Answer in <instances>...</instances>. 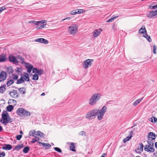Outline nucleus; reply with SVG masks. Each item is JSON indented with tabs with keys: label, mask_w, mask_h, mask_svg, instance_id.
Instances as JSON below:
<instances>
[{
	"label": "nucleus",
	"mask_w": 157,
	"mask_h": 157,
	"mask_svg": "<svg viewBox=\"0 0 157 157\" xmlns=\"http://www.w3.org/2000/svg\"><path fill=\"white\" fill-rule=\"evenodd\" d=\"M6 90L5 87L1 86L0 87V93H3Z\"/></svg>",
	"instance_id": "42"
},
{
	"label": "nucleus",
	"mask_w": 157,
	"mask_h": 157,
	"mask_svg": "<svg viewBox=\"0 0 157 157\" xmlns=\"http://www.w3.org/2000/svg\"><path fill=\"white\" fill-rule=\"evenodd\" d=\"M118 17V16H116V17H113L112 18H111L108 20L107 21V22H111L113 21L115 18H117Z\"/></svg>",
	"instance_id": "47"
},
{
	"label": "nucleus",
	"mask_w": 157,
	"mask_h": 157,
	"mask_svg": "<svg viewBox=\"0 0 157 157\" xmlns=\"http://www.w3.org/2000/svg\"><path fill=\"white\" fill-rule=\"evenodd\" d=\"M38 143L40 145H41L42 146L44 145V143H41L40 142H38Z\"/></svg>",
	"instance_id": "58"
},
{
	"label": "nucleus",
	"mask_w": 157,
	"mask_h": 157,
	"mask_svg": "<svg viewBox=\"0 0 157 157\" xmlns=\"http://www.w3.org/2000/svg\"><path fill=\"white\" fill-rule=\"evenodd\" d=\"M155 147L157 149V142H156L155 143Z\"/></svg>",
	"instance_id": "63"
},
{
	"label": "nucleus",
	"mask_w": 157,
	"mask_h": 157,
	"mask_svg": "<svg viewBox=\"0 0 157 157\" xmlns=\"http://www.w3.org/2000/svg\"><path fill=\"white\" fill-rule=\"evenodd\" d=\"M106 155L105 153H103L102 154L101 157H105V155Z\"/></svg>",
	"instance_id": "62"
},
{
	"label": "nucleus",
	"mask_w": 157,
	"mask_h": 157,
	"mask_svg": "<svg viewBox=\"0 0 157 157\" xmlns=\"http://www.w3.org/2000/svg\"><path fill=\"white\" fill-rule=\"evenodd\" d=\"M70 150H71L73 151H75V146L74 144L73 143H71L70 146Z\"/></svg>",
	"instance_id": "33"
},
{
	"label": "nucleus",
	"mask_w": 157,
	"mask_h": 157,
	"mask_svg": "<svg viewBox=\"0 0 157 157\" xmlns=\"http://www.w3.org/2000/svg\"><path fill=\"white\" fill-rule=\"evenodd\" d=\"M54 149L57 151H58L59 152L61 153L62 152V151L61 149L58 147H55L54 148Z\"/></svg>",
	"instance_id": "46"
},
{
	"label": "nucleus",
	"mask_w": 157,
	"mask_h": 157,
	"mask_svg": "<svg viewBox=\"0 0 157 157\" xmlns=\"http://www.w3.org/2000/svg\"><path fill=\"white\" fill-rule=\"evenodd\" d=\"M148 136L149 138L152 140H154L155 138V134L152 132H150L148 134Z\"/></svg>",
	"instance_id": "22"
},
{
	"label": "nucleus",
	"mask_w": 157,
	"mask_h": 157,
	"mask_svg": "<svg viewBox=\"0 0 157 157\" xmlns=\"http://www.w3.org/2000/svg\"><path fill=\"white\" fill-rule=\"evenodd\" d=\"M17 91L16 90H13V91L9 93L10 96L13 98H16L18 97L17 95Z\"/></svg>",
	"instance_id": "17"
},
{
	"label": "nucleus",
	"mask_w": 157,
	"mask_h": 157,
	"mask_svg": "<svg viewBox=\"0 0 157 157\" xmlns=\"http://www.w3.org/2000/svg\"><path fill=\"white\" fill-rule=\"evenodd\" d=\"M150 9H155L157 8V5L155 6L153 5V4H151L149 6Z\"/></svg>",
	"instance_id": "38"
},
{
	"label": "nucleus",
	"mask_w": 157,
	"mask_h": 157,
	"mask_svg": "<svg viewBox=\"0 0 157 157\" xmlns=\"http://www.w3.org/2000/svg\"><path fill=\"white\" fill-rule=\"evenodd\" d=\"M107 110V107L105 106H103L102 109H100V110H98V112L104 115L106 111Z\"/></svg>",
	"instance_id": "19"
},
{
	"label": "nucleus",
	"mask_w": 157,
	"mask_h": 157,
	"mask_svg": "<svg viewBox=\"0 0 157 157\" xmlns=\"http://www.w3.org/2000/svg\"><path fill=\"white\" fill-rule=\"evenodd\" d=\"M37 73L38 74V75H40L44 74V71L43 70L41 69L38 70Z\"/></svg>",
	"instance_id": "37"
},
{
	"label": "nucleus",
	"mask_w": 157,
	"mask_h": 157,
	"mask_svg": "<svg viewBox=\"0 0 157 157\" xmlns=\"http://www.w3.org/2000/svg\"><path fill=\"white\" fill-rule=\"evenodd\" d=\"M98 109H93L87 113L86 115V117L89 120L94 119L96 115L98 114Z\"/></svg>",
	"instance_id": "4"
},
{
	"label": "nucleus",
	"mask_w": 157,
	"mask_h": 157,
	"mask_svg": "<svg viewBox=\"0 0 157 157\" xmlns=\"http://www.w3.org/2000/svg\"><path fill=\"white\" fill-rule=\"evenodd\" d=\"M78 135L80 136H84L85 135V132L83 131H81L78 133Z\"/></svg>",
	"instance_id": "49"
},
{
	"label": "nucleus",
	"mask_w": 157,
	"mask_h": 157,
	"mask_svg": "<svg viewBox=\"0 0 157 157\" xmlns=\"http://www.w3.org/2000/svg\"><path fill=\"white\" fill-rule=\"evenodd\" d=\"M29 134L30 136H33L36 137L37 136H40L41 137H43L44 134L40 131H38L36 132L35 130H31L29 132Z\"/></svg>",
	"instance_id": "6"
},
{
	"label": "nucleus",
	"mask_w": 157,
	"mask_h": 157,
	"mask_svg": "<svg viewBox=\"0 0 157 157\" xmlns=\"http://www.w3.org/2000/svg\"><path fill=\"white\" fill-rule=\"evenodd\" d=\"M8 69H10V73H11L12 72V68L11 67H10L9 68H8Z\"/></svg>",
	"instance_id": "61"
},
{
	"label": "nucleus",
	"mask_w": 157,
	"mask_h": 157,
	"mask_svg": "<svg viewBox=\"0 0 157 157\" xmlns=\"http://www.w3.org/2000/svg\"><path fill=\"white\" fill-rule=\"evenodd\" d=\"M139 32L140 33L144 34L145 33H147L146 30L144 26H143L139 30Z\"/></svg>",
	"instance_id": "21"
},
{
	"label": "nucleus",
	"mask_w": 157,
	"mask_h": 157,
	"mask_svg": "<svg viewBox=\"0 0 157 157\" xmlns=\"http://www.w3.org/2000/svg\"><path fill=\"white\" fill-rule=\"evenodd\" d=\"M24 82L25 80H24V78L23 76H21L20 79L17 80V84H21Z\"/></svg>",
	"instance_id": "23"
},
{
	"label": "nucleus",
	"mask_w": 157,
	"mask_h": 157,
	"mask_svg": "<svg viewBox=\"0 0 157 157\" xmlns=\"http://www.w3.org/2000/svg\"><path fill=\"white\" fill-rule=\"evenodd\" d=\"M45 20H42L40 21H29L28 22L29 23H33L36 25H40L43 23H45Z\"/></svg>",
	"instance_id": "13"
},
{
	"label": "nucleus",
	"mask_w": 157,
	"mask_h": 157,
	"mask_svg": "<svg viewBox=\"0 0 157 157\" xmlns=\"http://www.w3.org/2000/svg\"><path fill=\"white\" fill-rule=\"evenodd\" d=\"M8 103L15 105L17 104V101L16 100L13 99H10L9 100Z\"/></svg>",
	"instance_id": "27"
},
{
	"label": "nucleus",
	"mask_w": 157,
	"mask_h": 157,
	"mask_svg": "<svg viewBox=\"0 0 157 157\" xmlns=\"http://www.w3.org/2000/svg\"><path fill=\"white\" fill-rule=\"evenodd\" d=\"M143 145L142 143L140 144L139 146L138 147L137 149L136 150V152L138 153H141L143 151Z\"/></svg>",
	"instance_id": "14"
},
{
	"label": "nucleus",
	"mask_w": 157,
	"mask_h": 157,
	"mask_svg": "<svg viewBox=\"0 0 157 157\" xmlns=\"http://www.w3.org/2000/svg\"><path fill=\"white\" fill-rule=\"evenodd\" d=\"M78 27L76 24H72L69 27L68 31L71 34L74 35L77 32Z\"/></svg>",
	"instance_id": "5"
},
{
	"label": "nucleus",
	"mask_w": 157,
	"mask_h": 157,
	"mask_svg": "<svg viewBox=\"0 0 157 157\" xmlns=\"http://www.w3.org/2000/svg\"><path fill=\"white\" fill-rule=\"evenodd\" d=\"M24 145L23 144H21L20 145H17L15 147V149L17 150L18 151L21 148H22L23 147Z\"/></svg>",
	"instance_id": "31"
},
{
	"label": "nucleus",
	"mask_w": 157,
	"mask_h": 157,
	"mask_svg": "<svg viewBox=\"0 0 157 157\" xmlns=\"http://www.w3.org/2000/svg\"><path fill=\"white\" fill-rule=\"evenodd\" d=\"M0 121L5 126H6L8 123L12 122L13 120L10 117L8 113L6 111H5L2 114V117L0 120Z\"/></svg>",
	"instance_id": "1"
},
{
	"label": "nucleus",
	"mask_w": 157,
	"mask_h": 157,
	"mask_svg": "<svg viewBox=\"0 0 157 157\" xmlns=\"http://www.w3.org/2000/svg\"><path fill=\"white\" fill-rule=\"evenodd\" d=\"M153 53L155 54H156V50L157 49V46L155 45H153Z\"/></svg>",
	"instance_id": "40"
},
{
	"label": "nucleus",
	"mask_w": 157,
	"mask_h": 157,
	"mask_svg": "<svg viewBox=\"0 0 157 157\" xmlns=\"http://www.w3.org/2000/svg\"><path fill=\"white\" fill-rule=\"evenodd\" d=\"M37 141V140H36L35 138H33L32 139V140L31 141V142L32 143H34Z\"/></svg>",
	"instance_id": "56"
},
{
	"label": "nucleus",
	"mask_w": 157,
	"mask_h": 157,
	"mask_svg": "<svg viewBox=\"0 0 157 157\" xmlns=\"http://www.w3.org/2000/svg\"><path fill=\"white\" fill-rule=\"evenodd\" d=\"M17 115L21 117H28L30 116V112L25 109L20 108L18 109L16 111Z\"/></svg>",
	"instance_id": "3"
},
{
	"label": "nucleus",
	"mask_w": 157,
	"mask_h": 157,
	"mask_svg": "<svg viewBox=\"0 0 157 157\" xmlns=\"http://www.w3.org/2000/svg\"><path fill=\"white\" fill-rule=\"evenodd\" d=\"M9 59L10 62L13 63H18V62L15 57L13 56H10L9 57Z\"/></svg>",
	"instance_id": "16"
},
{
	"label": "nucleus",
	"mask_w": 157,
	"mask_h": 157,
	"mask_svg": "<svg viewBox=\"0 0 157 157\" xmlns=\"http://www.w3.org/2000/svg\"><path fill=\"white\" fill-rule=\"evenodd\" d=\"M14 82V81L13 80H10L8 81L7 83L6 84L8 86H10Z\"/></svg>",
	"instance_id": "39"
},
{
	"label": "nucleus",
	"mask_w": 157,
	"mask_h": 157,
	"mask_svg": "<svg viewBox=\"0 0 157 157\" xmlns=\"http://www.w3.org/2000/svg\"><path fill=\"white\" fill-rule=\"evenodd\" d=\"M22 136L21 135H17L16 137L17 140H20L22 137Z\"/></svg>",
	"instance_id": "48"
},
{
	"label": "nucleus",
	"mask_w": 157,
	"mask_h": 157,
	"mask_svg": "<svg viewBox=\"0 0 157 157\" xmlns=\"http://www.w3.org/2000/svg\"><path fill=\"white\" fill-rule=\"evenodd\" d=\"M98 114L97 116V119L99 120H101L104 116V115L98 112Z\"/></svg>",
	"instance_id": "28"
},
{
	"label": "nucleus",
	"mask_w": 157,
	"mask_h": 157,
	"mask_svg": "<svg viewBox=\"0 0 157 157\" xmlns=\"http://www.w3.org/2000/svg\"><path fill=\"white\" fill-rule=\"evenodd\" d=\"M36 140H37V141H39V138H38L37 137V136H36Z\"/></svg>",
	"instance_id": "64"
},
{
	"label": "nucleus",
	"mask_w": 157,
	"mask_h": 157,
	"mask_svg": "<svg viewBox=\"0 0 157 157\" xmlns=\"http://www.w3.org/2000/svg\"><path fill=\"white\" fill-rule=\"evenodd\" d=\"M143 36L144 37L146 38L147 40L149 42H151V39L150 37L147 34V33L145 34H144Z\"/></svg>",
	"instance_id": "29"
},
{
	"label": "nucleus",
	"mask_w": 157,
	"mask_h": 157,
	"mask_svg": "<svg viewBox=\"0 0 157 157\" xmlns=\"http://www.w3.org/2000/svg\"><path fill=\"white\" fill-rule=\"evenodd\" d=\"M127 141H128V140L126 139V138L123 139V142L124 143H125Z\"/></svg>",
	"instance_id": "59"
},
{
	"label": "nucleus",
	"mask_w": 157,
	"mask_h": 157,
	"mask_svg": "<svg viewBox=\"0 0 157 157\" xmlns=\"http://www.w3.org/2000/svg\"><path fill=\"white\" fill-rule=\"evenodd\" d=\"M101 31L102 30L100 29H95L93 33V36L94 37H97L100 34Z\"/></svg>",
	"instance_id": "12"
},
{
	"label": "nucleus",
	"mask_w": 157,
	"mask_h": 157,
	"mask_svg": "<svg viewBox=\"0 0 157 157\" xmlns=\"http://www.w3.org/2000/svg\"><path fill=\"white\" fill-rule=\"evenodd\" d=\"M5 154L4 152H2L0 153V157H4L5 156Z\"/></svg>",
	"instance_id": "53"
},
{
	"label": "nucleus",
	"mask_w": 157,
	"mask_h": 157,
	"mask_svg": "<svg viewBox=\"0 0 157 157\" xmlns=\"http://www.w3.org/2000/svg\"><path fill=\"white\" fill-rule=\"evenodd\" d=\"M12 147L10 144H5V146L3 147L2 148L5 150H10L12 149Z\"/></svg>",
	"instance_id": "20"
},
{
	"label": "nucleus",
	"mask_w": 157,
	"mask_h": 157,
	"mask_svg": "<svg viewBox=\"0 0 157 157\" xmlns=\"http://www.w3.org/2000/svg\"><path fill=\"white\" fill-rule=\"evenodd\" d=\"M7 60L6 56L3 54L0 55V62H2L6 61Z\"/></svg>",
	"instance_id": "18"
},
{
	"label": "nucleus",
	"mask_w": 157,
	"mask_h": 157,
	"mask_svg": "<svg viewBox=\"0 0 157 157\" xmlns=\"http://www.w3.org/2000/svg\"><path fill=\"white\" fill-rule=\"evenodd\" d=\"M43 146L45 147V149H48L51 147V145L50 144L46 143H44V145H43Z\"/></svg>",
	"instance_id": "44"
},
{
	"label": "nucleus",
	"mask_w": 157,
	"mask_h": 157,
	"mask_svg": "<svg viewBox=\"0 0 157 157\" xmlns=\"http://www.w3.org/2000/svg\"><path fill=\"white\" fill-rule=\"evenodd\" d=\"M20 59H21V61L22 62H24V58L22 57L21 56V57H20Z\"/></svg>",
	"instance_id": "60"
},
{
	"label": "nucleus",
	"mask_w": 157,
	"mask_h": 157,
	"mask_svg": "<svg viewBox=\"0 0 157 157\" xmlns=\"http://www.w3.org/2000/svg\"><path fill=\"white\" fill-rule=\"evenodd\" d=\"M7 110L9 112H11L13 109V107L12 105H8L6 107Z\"/></svg>",
	"instance_id": "26"
},
{
	"label": "nucleus",
	"mask_w": 157,
	"mask_h": 157,
	"mask_svg": "<svg viewBox=\"0 0 157 157\" xmlns=\"http://www.w3.org/2000/svg\"><path fill=\"white\" fill-rule=\"evenodd\" d=\"M25 67L27 69V72L30 73L33 68V66L29 63H25Z\"/></svg>",
	"instance_id": "15"
},
{
	"label": "nucleus",
	"mask_w": 157,
	"mask_h": 157,
	"mask_svg": "<svg viewBox=\"0 0 157 157\" xmlns=\"http://www.w3.org/2000/svg\"><path fill=\"white\" fill-rule=\"evenodd\" d=\"M21 69L20 68H17V70H16V72H21Z\"/></svg>",
	"instance_id": "55"
},
{
	"label": "nucleus",
	"mask_w": 157,
	"mask_h": 157,
	"mask_svg": "<svg viewBox=\"0 0 157 157\" xmlns=\"http://www.w3.org/2000/svg\"><path fill=\"white\" fill-rule=\"evenodd\" d=\"M19 92L21 94H24L25 93L26 90L24 88H21L19 89L18 90Z\"/></svg>",
	"instance_id": "30"
},
{
	"label": "nucleus",
	"mask_w": 157,
	"mask_h": 157,
	"mask_svg": "<svg viewBox=\"0 0 157 157\" xmlns=\"http://www.w3.org/2000/svg\"><path fill=\"white\" fill-rule=\"evenodd\" d=\"M152 140V139L149 138L148 140H147V142L149 146L153 147L154 146V144Z\"/></svg>",
	"instance_id": "32"
},
{
	"label": "nucleus",
	"mask_w": 157,
	"mask_h": 157,
	"mask_svg": "<svg viewBox=\"0 0 157 157\" xmlns=\"http://www.w3.org/2000/svg\"><path fill=\"white\" fill-rule=\"evenodd\" d=\"M93 61V59H87L84 61L83 64V67L85 69H86L90 67Z\"/></svg>",
	"instance_id": "7"
},
{
	"label": "nucleus",
	"mask_w": 157,
	"mask_h": 157,
	"mask_svg": "<svg viewBox=\"0 0 157 157\" xmlns=\"http://www.w3.org/2000/svg\"><path fill=\"white\" fill-rule=\"evenodd\" d=\"M143 98H141L138 99L133 102V105L134 106H136L139 103L143 100Z\"/></svg>",
	"instance_id": "25"
},
{
	"label": "nucleus",
	"mask_w": 157,
	"mask_h": 157,
	"mask_svg": "<svg viewBox=\"0 0 157 157\" xmlns=\"http://www.w3.org/2000/svg\"><path fill=\"white\" fill-rule=\"evenodd\" d=\"M23 76L24 78V80L25 81V80L28 82L29 81V77L28 74L27 73H24L23 74Z\"/></svg>",
	"instance_id": "24"
},
{
	"label": "nucleus",
	"mask_w": 157,
	"mask_h": 157,
	"mask_svg": "<svg viewBox=\"0 0 157 157\" xmlns=\"http://www.w3.org/2000/svg\"><path fill=\"white\" fill-rule=\"evenodd\" d=\"M71 14L73 15H74L77 14L76 11V10H73V11H71Z\"/></svg>",
	"instance_id": "54"
},
{
	"label": "nucleus",
	"mask_w": 157,
	"mask_h": 157,
	"mask_svg": "<svg viewBox=\"0 0 157 157\" xmlns=\"http://www.w3.org/2000/svg\"><path fill=\"white\" fill-rule=\"evenodd\" d=\"M84 10L82 9H76V11L77 14H80L84 12Z\"/></svg>",
	"instance_id": "43"
},
{
	"label": "nucleus",
	"mask_w": 157,
	"mask_h": 157,
	"mask_svg": "<svg viewBox=\"0 0 157 157\" xmlns=\"http://www.w3.org/2000/svg\"><path fill=\"white\" fill-rule=\"evenodd\" d=\"M29 150V147L26 146L24 148L23 150V152L25 153H27Z\"/></svg>",
	"instance_id": "34"
},
{
	"label": "nucleus",
	"mask_w": 157,
	"mask_h": 157,
	"mask_svg": "<svg viewBox=\"0 0 157 157\" xmlns=\"http://www.w3.org/2000/svg\"><path fill=\"white\" fill-rule=\"evenodd\" d=\"M18 78V76L17 75H13V78L15 80H17Z\"/></svg>",
	"instance_id": "52"
},
{
	"label": "nucleus",
	"mask_w": 157,
	"mask_h": 157,
	"mask_svg": "<svg viewBox=\"0 0 157 157\" xmlns=\"http://www.w3.org/2000/svg\"><path fill=\"white\" fill-rule=\"evenodd\" d=\"M150 121L152 122L155 123L157 122V118L155 117H152L150 118Z\"/></svg>",
	"instance_id": "36"
},
{
	"label": "nucleus",
	"mask_w": 157,
	"mask_h": 157,
	"mask_svg": "<svg viewBox=\"0 0 157 157\" xmlns=\"http://www.w3.org/2000/svg\"><path fill=\"white\" fill-rule=\"evenodd\" d=\"M133 131H131L129 132V136H127L126 138L128 140H129L132 137Z\"/></svg>",
	"instance_id": "35"
},
{
	"label": "nucleus",
	"mask_w": 157,
	"mask_h": 157,
	"mask_svg": "<svg viewBox=\"0 0 157 157\" xmlns=\"http://www.w3.org/2000/svg\"><path fill=\"white\" fill-rule=\"evenodd\" d=\"M71 18L70 17H67L65 19L62 20L61 21H63L66 20H70L71 19Z\"/></svg>",
	"instance_id": "57"
},
{
	"label": "nucleus",
	"mask_w": 157,
	"mask_h": 157,
	"mask_svg": "<svg viewBox=\"0 0 157 157\" xmlns=\"http://www.w3.org/2000/svg\"><path fill=\"white\" fill-rule=\"evenodd\" d=\"M39 77L37 75H33L32 79L33 80H37L38 79Z\"/></svg>",
	"instance_id": "45"
},
{
	"label": "nucleus",
	"mask_w": 157,
	"mask_h": 157,
	"mask_svg": "<svg viewBox=\"0 0 157 157\" xmlns=\"http://www.w3.org/2000/svg\"><path fill=\"white\" fill-rule=\"evenodd\" d=\"M147 16L149 18L153 17H157V10L155 11H151L149 12L146 14Z\"/></svg>",
	"instance_id": "8"
},
{
	"label": "nucleus",
	"mask_w": 157,
	"mask_h": 157,
	"mask_svg": "<svg viewBox=\"0 0 157 157\" xmlns=\"http://www.w3.org/2000/svg\"><path fill=\"white\" fill-rule=\"evenodd\" d=\"M101 94L98 93L93 94L89 100V103L90 105H93L98 101L101 98Z\"/></svg>",
	"instance_id": "2"
},
{
	"label": "nucleus",
	"mask_w": 157,
	"mask_h": 157,
	"mask_svg": "<svg viewBox=\"0 0 157 157\" xmlns=\"http://www.w3.org/2000/svg\"><path fill=\"white\" fill-rule=\"evenodd\" d=\"M44 23L40 25H38L39 26V27L38 26L37 27V29H42V28L44 27V26L46 25V23L45 24H44Z\"/></svg>",
	"instance_id": "41"
},
{
	"label": "nucleus",
	"mask_w": 157,
	"mask_h": 157,
	"mask_svg": "<svg viewBox=\"0 0 157 157\" xmlns=\"http://www.w3.org/2000/svg\"><path fill=\"white\" fill-rule=\"evenodd\" d=\"M33 72L34 73H37L38 69H36V68H33Z\"/></svg>",
	"instance_id": "50"
},
{
	"label": "nucleus",
	"mask_w": 157,
	"mask_h": 157,
	"mask_svg": "<svg viewBox=\"0 0 157 157\" xmlns=\"http://www.w3.org/2000/svg\"><path fill=\"white\" fill-rule=\"evenodd\" d=\"M144 150L147 152H153L155 150L153 147L149 145H145L144 147Z\"/></svg>",
	"instance_id": "10"
},
{
	"label": "nucleus",
	"mask_w": 157,
	"mask_h": 157,
	"mask_svg": "<svg viewBox=\"0 0 157 157\" xmlns=\"http://www.w3.org/2000/svg\"><path fill=\"white\" fill-rule=\"evenodd\" d=\"M7 77V74L5 71H2L0 73V82H2L5 80Z\"/></svg>",
	"instance_id": "9"
},
{
	"label": "nucleus",
	"mask_w": 157,
	"mask_h": 157,
	"mask_svg": "<svg viewBox=\"0 0 157 157\" xmlns=\"http://www.w3.org/2000/svg\"><path fill=\"white\" fill-rule=\"evenodd\" d=\"M35 41L36 42L42 43H44L45 44H48V40L43 38H39L36 39Z\"/></svg>",
	"instance_id": "11"
},
{
	"label": "nucleus",
	"mask_w": 157,
	"mask_h": 157,
	"mask_svg": "<svg viewBox=\"0 0 157 157\" xmlns=\"http://www.w3.org/2000/svg\"><path fill=\"white\" fill-rule=\"evenodd\" d=\"M6 9V8L5 6H2L0 8V13H1L3 10H5Z\"/></svg>",
	"instance_id": "51"
}]
</instances>
